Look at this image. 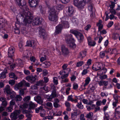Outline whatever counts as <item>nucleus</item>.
Returning <instances> with one entry per match:
<instances>
[{"label":"nucleus","mask_w":120,"mask_h":120,"mask_svg":"<svg viewBox=\"0 0 120 120\" xmlns=\"http://www.w3.org/2000/svg\"><path fill=\"white\" fill-rule=\"evenodd\" d=\"M46 105L47 107H49V109L50 110L52 109L53 108L52 104L51 102H48L47 103Z\"/></svg>","instance_id":"39"},{"label":"nucleus","mask_w":120,"mask_h":120,"mask_svg":"<svg viewBox=\"0 0 120 120\" xmlns=\"http://www.w3.org/2000/svg\"><path fill=\"white\" fill-rule=\"evenodd\" d=\"M76 106L78 108L80 109H82L83 108V106L82 104V102L81 101L78 102Z\"/></svg>","instance_id":"38"},{"label":"nucleus","mask_w":120,"mask_h":120,"mask_svg":"<svg viewBox=\"0 0 120 120\" xmlns=\"http://www.w3.org/2000/svg\"><path fill=\"white\" fill-rule=\"evenodd\" d=\"M109 18L111 20L114 19H117V17L114 16L113 14H111L109 15Z\"/></svg>","instance_id":"48"},{"label":"nucleus","mask_w":120,"mask_h":120,"mask_svg":"<svg viewBox=\"0 0 120 120\" xmlns=\"http://www.w3.org/2000/svg\"><path fill=\"white\" fill-rule=\"evenodd\" d=\"M37 76L36 75L28 76L26 78V79L31 83H33L36 81Z\"/></svg>","instance_id":"15"},{"label":"nucleus","mask_w":120,"mask_h":120,"mask_svg":"<svg viewBox=\"0 0 120 120\" xmlns=\"http://www.w3.org/2000/svg\"><path fill=\"white\" fill-rule=\"evenodd\" d=\"M39 35L41 38L44 39H46L47 37V35L45 33V30L44 29L40 30L39 31Z\"/></svg>","instance_id":"19"},{"label":"nucleus","mask_w":120,"mask_h":120,"mask_svg":"<svg viewBox=\"0 0 120 120\" xmlns=\"http://www.w3.org/2000/svg\"><path fill=\"white\" fill-rule=\"evenodd\" d=\"M4 92L7 94H11L13 91L11 88L10 86L8 85H7L5 88L4 89Z\"/></svg>","instance_id":"20"},{"label":"nucleus","mask_w":120,"mask_h":120,"mask_svg":"<svg viewBox=\"0 0 120 120\" xmlns=\"http://www.w3.org/2000/svg\"><path fill=\"white\" fill-rule=\"evenodd\" d=\"M23 45V43L22 41H21L19 42V47L20 49H22V46Z\"/></svg>","instance_id":"58"},{"label":"nucleus","mask_w":120,"mask_h":120,"mask_svg":"<svg viewBox=\"0 0 120 120\" xmlns=\"http://www.w3.org/2000/svg\"><path fill=\"white\" fill-rule=\"evenodd\" d=\"M49 19L50 21L56 22L58 20V13L53 8H50L49 11Z\"/></svg>","instance_id":"3"},{"label":"nucleus","mask_w":120,"mask_h":120,"mask_svg":"<svg viewBox=\"0 0 120 120\" xmlns=\"http://www.w3.org/2000/svg\"><path fill=\"white\" fill-rule=\"evenodd\" d=\"M68 12L69 16L72 15L74 12V8L72 6H69L68 7Z\"/></svg>","instance_id":"24"},{"label":"nucleus","mask_w":120,"mask_h":120,"mask_svg":"<svg viewBox=\"0 0 120 120\" xmlns=\"http://www.w3.org/2000/svg\"><path fill=\"white\" fill-rule=\"evenodd\" d=\"M86 51L81 52L79 55V57L82 58L86 56Z\"/></svg>","instance_id":"34"},{"label":"nucleus","mask_w":120,"mask_h":120,"mask_svg":"<svg viewBox=\"0 0 120 120\" xmlns=\"http://www.w3.org/2000/svg\"><path fill=\"white\" fill-rule=\"evenodd\" d=\"M53 82L55 85H57L58 84V81L57 79V78L56 77H54L53 78Z\"/></svg>","instance_id":"52"},{"label":"nucleus","mask_w":120,"mask_h":120,"mask_svg":"<svg viewBox=\"0 0 120 120\" xmlns=\"http://www.w3.org/2000/svg\"><path fill=\"white\" fill-rule=\"evenodd\" d=\"M68 65V64H64L63 65L62 68L63 70H64L67 69Z\"/></svg>","instance_id":"62"},{"label":"nucleus","mask_w":120,"mask_h":120,"mask_svg":"<svg viewBox=\"0 0 120 120\" xmlns=\"http://www.w3.org/2000/svg\"><path fill=\"white\" fill-rule=\"evenodd\" d=\"M15 51V49L14 47H11L9 48L8 51V55L9 57L11 58L10 62L8 63L9 64H10L13 62L12 57L14 56Z\"/></svg>","instance_id":"7"},{"label":"nucleus","mask_w":120,"mask_h":120,"mask_svg":"<svg viewBox=\"0 0 120 120\" xmlns=\"http://www.w3.org/2000/svg\"><path fill=\"white\" fill-rule=\"evenodd\" d=\"M88 73V71L87 69H84L81 73L82 76H83L86 75Z\"/></svg>","instance_id":"45"},{"label":"nucleus","mask_w":120,"mask_h":120,"mask_svg":"<svg viewBox=\"0 0 120 120\" xmlns=\"http://www.w3.org/2000/svg\"><path fill=\"white\" fill-rule=\"evenodd\" d=\"M41 65L44 68H48L50 66L51 63L48 61H46L42 63Z\"/></svg>","instance_id":"27"},{"label":"nucleus","mask_w":120,"mask_h":120,"mask_svg":"<svg viewBox=\"0 0 120 120\" xmlns=\"http://www.w3.org/2000/svg\"><path fill=\"white\" fill-rule=\"evenodd\" d=\"M45 51H46V49H45V50L44 51V52L42 53V54H43V53L44 54L45 53V55H44V57H42L40 58V61L41 62H42L43 61H45V60H46V54H47L48 53L47 52H45Z\"/></svg>","instance_id":"31"},{"label":"nucleus","mask_w":120,"mask_h":120,"mask_svg":"<svg viewBox=\"0 0 120 120\" xmlns=\"http://www.w3.org/2000/svg\"><path fill=\"white\" fill-rule=\"evenodd\" d=\"M6 77V73L5 72H2L0 74V78L1 79L5 78Z\"/></svg>","instance_id":"41"},{"label":"nucleus","mask_w":120,"mask_h":120,"mask_svg":"<svg viewBox=\"0 0 120 120\" xmlns=\"http://www.w3.org/2000/svg\"><path fill=\"white\" fill-rule=\"evenodd\" d=\"M57 95L56 91H54L52 92L50 96H47V98L48 100L49 101H52V99L56 97Z\"/></svg>","instance_id":"18"},{"label":"nucleus","mask_w":120,"mask_h":120,"mask_svg":"<svg viewBox=\"0 0 120 120\" xmlns=\"http://www.w3.org/2000/svg\"><path fill=\"white\" fill-rule=\"evenodd\" d=\"M39 8L41 13L42 14H44L45 12V11L43 10L42 6L40 5L39 6Z\"/></svg>","instance_id":"53"},{"label":"nucleus","mask_w":120,"mask_h":120,"mask_svg":"<svg viewBox=\"0 0 120 120\" xmlns=\"http://www.w3.org/2000/svg\"><path fill=\"white\" fill-rule=\"evenodd\" d=\"M13 107H11L9 106L6 109V110L8 112H11L13 110Z\"/></svg>","instance_id":"55"},{"label":"nucleus","mask_w":120,"mask_h":120,"mask_svg":"<svg viewBox=\"0 0 120 120\" xmlns=\"http://www.w3.org/2000/svg\"><path fill=\"white\" fill-rule=\"evenodd\" d=\"M67 100L69 101H74V100L72 99V96L71 95L69 96L67 98Z\"/></svg>","instance_id":"61"},{"label":"nucleus","mask_w":120,"mask_h":120,"mask_svg":"<svg viewBox=\"0 0 120 120\" xmlns=\"http://www.w3.org/2000/svg\"><path fill=\"white\" fill-rule=\"evenodd\" d=\"M90 0H74V5L77 7L79 9L83 8L86 2L88 3Z\"/></svg>","instance_id":"4"},{"label":"nucleus","mask_w":120,"mask_h":120,"mask_svg":"<svg viewBox=\"0 0 120 120\" xmlns=\"http://www.w3.org/2000/svg\"><path fill=\"white\" fill-rule=\"evenodd\" d=\"M15 83V81L13 80H10L9 81V83L11 86L14 85Z\"/></svg>","instance_id":"56"},{"label":"nucleus","mask_w":120,"mask_h":120,"mask_svg":"<svg viewBox=\"0 0 120 120\" xmlns=\"http://www.w3.org/2000/svg\"><path fill=\"white\" fill-rule=\"evenodd\" d=\"M106 52V51H102L99 54V56L101 58H104L105 55V53Z\"/></svg>","instance_id":"33"},{"label":"nucleus","mask_w":120,"mask_h":120,"mask_svg":"<svg viewBox=\"0 0 120 120\" xmlns=\"http://www.w3.org/2000/svg\"><path fill=\"white\" fill-rule=\"evenodd\" d=\"M45 2L47 6L49 8V10L51 8H50L51 3L50 1L49 0H46Z\"/></svg>","instance_id":"42"},{"label":"nucleus","mask_w":120,"mask_h":120,"mask_svg":"<svg viewBox=\"0 0 120 120\" xmlns=\"http://www.w3.org/2000/svg\"><path fill=\"white\" fill-rule=\"evenodd\" d=\"M91 81L90 78L89 77H86L85 80V83L84 85V86L85 87L86 86L88 85Z\"/></svg>","instance_id":"30"},{"label":"nucleus","mask_w":120,"mask_h":120,"mask_svg":"<svg viewBox=\"0 0 120 120\" xmlns=\"http://www.w3.org/2000/svg\"><path fill=\"white\" fill-rule=\"evenodd\" d=\"M60 1L59 0H56L55 1V3L56 5L55 7L51 8H53L57 13H58V12L62 10L64 7V6L60 3Z\"/></svg>","instance_id":"9"},{"label":"nucleus","mask_w":120,"mask_h":120,"mask_svg":"<svg viewBox=\"0 0 120 120\" xmlns=\"http://www.w3.org/2000/svg\"><path fill=\"white\" fill-rule=\"evenodd\" d=\"M115 112L114 116L116 118H118L120 117V107L118 106L115 109Z\"/></svg>","instance_id":"22"},{"label":"nucleus","mask_w":120,"mask_h":120,"mask_svg":"<svg viewBox=\"0 0 120 120\" xmlns=\"http://www.w3.org/2000/svg\"><path fill=\"white\" fill-rule=\"evenodd\" d=\"M65 39L66 43L69 44V46L71 47L75 46L74 43V39L73 38L71 34H67L66 35Z\"/></svg>","instance_id":"5"},{"label":"nucleus","mask_w":120,"mask_h":120,"mask_svg":"<svg viewBox=\"0 0 120 120\" xmlns=\"http://www.w3.org/2000/svg\"><path fill=\"white\" fill-rule=\"evenodd\" d=\"M23 85V80L20 82H19L18 84H16L14 87L15 89L17 90L21 88Z\"/></svg>","instance_id":"25"},{"label":"nucleus","mask_w":120,"mask_h":120,"mask_svg":"<svg viewBox=\"0 0 120 120\" xmlns=\"http://www.w3.org/2000/svg\"><path fill=\"white\" fill-rule=\"evenodd\" d=\"M19 5V6H21L23 7L24 11H23V14L22 15L21 14H19V15H20L21 16H22L23 17H24L25 16V14L26 13V7H27L28 8V7L26 6V2L25 0H20V1L17 3Z\"/></svg>","instance_id":"8"},{"label":"nucleus","mask_w":120,"mask_h":120,"mask_svg":"<svg viewBox=\"0 0 120 120\" xmlns=\"http://www.w3.org/2000/svg\"><path fill=\"white\" fill-rule=\"evenodd\" d=\"M15 100H12L10 102V106L12 107H13V106L15 105Z\"/></svg>","instance_id":"50"},{"label":"nucleus","mask_w":120,"mask_h":120,"mask_svg":"<svg viewBox=\"0 0 120 120\" xmlns=\"http://www.w3.org/2000/svg\"><path fill=\"white\" fill-rule=\"evenodd\" d=\"M29 109H33L37 106V105L32 101H30L28 104Z\"/></svg>","instance_id":"28"},{"label":"nucleus","mask_w":120,"mask_h":120,"mask_svg":"<svg viewBox=\"0 0 120 120\" xmlns=\"http://www.w3.org/2000/svg\"><path fill=\"white\" fill-rule=\"evenodd\" d=\"M9 76L11 78H13L15 80H17V77L13 73H11L9 74Z\"/></svg>","instance_id":"32"},{"label":"nucleus","mask_w":120,"mask_h":120,"mask_svg":"<svg viewBox=\"0 0 120 120\" xmlns=\"http://www.w3.org/2000/svg\"><path fill=\"white\" fill-rule=\"evenodd\" d=\"M88 9L90 11L92 12L93 9V6L92 4H90L88 6Z\"/></svg>","instance_id":"57"},{"label":"nucleus","mask_w":120,"mask_h":120,"mask_svg":"<svg viewBox=\"0 0 120 120\" xmlns=\"http://www.w3.org/2000/svg\"><path fill=\"white\" fill-rule=\"evenodd\" d=\"M96 44V42L93 41H91L88 42V45L91 46H94Z\"/></svg>","instance_id":"36"},{"label":"nucleus","mask_w":120,"mask_h":120,"mask_svg":"<svg viewBox=\"0 0 120 120\" xmlns=\"http://www.w3.org/2000/svg\"><path fill=\"white\" fill-rule=\"evenodd\" d=\"M42 89L45 90V93H46L49 92L50 90V88L48 86H46L43 87Z\"/></svg>","instance_id":"37"},{"label":"nucleus","mask_w":120,"mask_h":120,"mask_svg":"<svg viewBox=\"0 0 120 120\" xmlns=\"http://www.w3.org/2000/svg\"><path fill=\"white\" fill-rule=\"evenodd\" d=\"M113 24V22L112 21H110L107 25L108 27H111Z\"/></svg>","instance_id":"60"},{"label":"nucleus","mask_w":120,"mask_h":120,"mask_svg":"<svg viewBox=\"0 0 120 120\" xmlns=\"http://www.w3.org/2000/svg\"><path fill=\"white\" fill-rule=\"evenodd\" d=\"M36 41L33 40L29 41H27L26 42V45L30 47H32L33 48H34L36 46Z\"/></svg>","instance_id":"17"},{"label":"nucleus","mask_w":120,"mask_h":120,"mask_svg":"<svg viewBox=\"0 0 120 120\" xmlns=\"http://www.w3.org/2000/svg\"><path fill=\"white\" fill-rule=\"evenodd\" d=\"M84 64L83 62L82 61H80L78 62L76 64V66L79 67L81 66Z\"/></svg>","instance_id":"44"},{"label":"nucleus","mask_w":120,"mask_h":120,"mask_svg":"<svg viewBox=\"0 0 120 120\" xmlns=\"http://www.w3.org/2000/svg\"><path fill=\"white\" fill-rule=\"evenodd\" d=\"M68 76V74H66L64 76H61V83H66L68 81V79L67 77Z\"/></svg>","instance_id":"21"},{"label":"nucleus","mask_w":120,"mask_h":120,"mask_svg":"<svg viewBox=\"0 0 120 120\" xmlns=\"http://www.w3.org/2000/svg\"><path fill=\"white\" fill-rule=\"evenodd\" d=\"M116 3L113 2H111V4L109 5V7L112 9L113 8L115 7V4Z\"/></svg>","instance_id":"49"},{"label":"nucleus","mask_w":120,"mask_h":120,"mask_svg":"<svg viewBox=\"0 0 120 120\" xmlns=\"http://www.w3.org/2000/svg\"><path fill=\"white\" fill-rule=\"evenodd\" d=\"M10 94H11L10 96V98L12 99L14 98L16 94L14 91H13Z\"/></svg>","instance_id":"54"},{"label":"nucleus","mask_w":120,"mask_h":120,"mask_svg":"<svg viewBox=\"0 0 120 120\" xmlns=\"http://www.w3.org/2000/svg\"><path fill=\"white\" fill-rule=\"evenodd\" d=\"M54 107L56 108H57L60 106V105L58 103L54 102L53 104Z\"/></svg>","instance_id":"64"},{"label":"nucleus","mask_w":120,"mask_h":120,"mask_svg":"<svg viewBox=\"0 0 120 120\" xmlns=\"http://www.w3.org/2000/svg\"><path fill=\"white\" fill-rule=\"evenodd\" d=\"M105 116L104 118V120H112V119L109 118V116L108 113H105Z\"/></svg>","instance_id":"43"},{"label":"nucleus","mask_w":120,"mask_h":120,"mask_svg":"<svg viewBox=\"0 0 120 120\" xmlns=\"http://www.w3.org/2000/svg\"><path fill=\"white\" fill-rule=\"evenodd\" d=\"M16 64H13L10 65V67L11 69H12L16 65L18 66L22 67V60L20 59H18L16 60Z\"/></svg>","instance_id":"13"},{"label":"nucleus","mask_w":120,"mask_h":120,"mask_svg":"<svg viewBox=\"0 0 120 120\" xmlns=\"http://www.w3.org/2000/svg\"><path fill=\"white\" fill-rule=\"evenodd\" d=\"M101 63H97L94 64L92 66V68L93 70L96 71L99 70L97 72V75L98 76H101L103 73V72L101 71Z\"/></svg>","instance_id":"10"},{"label":"nucleus","mask_w":120,"mask_h":120,"mask_svg":"<svg viewBox=\"0 0 120 120\" xmlns=\"http://www.w3.org/2000/svg\"><path fill=\"white\" fill-rule=\"evenodd\" d=\"M97 26L98 27V29L99 31H100L102 29L103 26L102 24H97Z\"/></svg>","instance_id":"59"},{"label":"nucleus","mask_w":120,"mask_h":120,"mask_svg":"<svg viewBox=\"0 0 120 120\" xmlns=\"http://www.w3.org/2000/svg\"><path fill=\"white\" fill-rule=\"evenodd\" d=\"M93 113L92 112H90L86 115V117L87 118H90L93 116Z\"/></svg>","instance_id":"40"},{"label":"nucleus","mask_w":120,"mask_h":120,"mask_svg":"<svg viewBox=\"0 0 120 120\" xmlns=\"http://www.w3.org/2000/svg\"><path fill=\"white\" fill-rule=\"evenodd\" d=\"M73 25L74 26L77 25L79 22L77 18H73L71 20Z\"/></svg>","instance_id":"29"},{"label":"nucleus","mask_w":120,"mask_h":120,"mask_svg":"<svg viewBox=\"0 0 120 120\" xmlns=\"http://www.w3.org/2000/svg\"><path fill=\"white\" fill-rule=\"evenodd\" d=\"M80 120H85V118L83 114H81L80 116Z\"/></svg>","instance_id":"63"},{"label":"nucleus","mask_w":120,"mask_h":120,"mask_svg":"<svg viewBox=\"0 0 120 120\" xmlns=\"http://www.w3.org/2000/svg\"><path fill=\"white\" fill-rule=\"evenodd\" d=\"M6 24V21L5 19L0 18V30L1 32L3 33L4 31V27Z\"/></svg>","instance_id":"12"},{"label":"nucleus","mask_w":120,"mask_h":120,"mask_svg":"<svg viewBox=\"0 0 120 120\" xmlns=\"http://www.w3.org/2000/svg\"><path fill=\"white\" fill-rule=\"evenodd\" d=\"M19 112V111L16 110L11 113L10 116L11 119L12 120H15L18 117V115Z\"/></svg>","instance_id":"16"},{"label":"nucleus","mask_w":120,"mask_h":120,"mask_svg":"<svg viewBox=\"0 0 120 120\" xmlns=\"http://www.w3.org/2000/svg\"><path fill=\"white\" fill-rule=\"evenodd\" d=\"M60 19L61 21L60 24L56 27V30L55 32V34H60L63 28H68L69 27V24L68 21V16H64Z\"/></svg>","instance_id":"2"},{"label":"nucleus","mask_w":120,"mask_h":120,"mask_svg":"<svg viewBox=\"0 0 120 120\" xmlns=\"http://www.w3.org/2000/svg\"><path fill=\"white\" fill-rule=\"evenodd\" d=\"M76 114L75 112H73L71 114V117L72 119L73 120H75L76 118Z\"/></svg>","instance_id":"46"},{"label":"nucleus","mask_w":120,"mask_h":120,"mask_svg":"<svg viewBox=\"0 0 120 120\" xmlns=\"http://www.w3.org/2000/svg\"><path fill=\"white\" fill-rule=\"evenodd\" d=\"M43 107L42 106H40L39 107H38L35 109V112L36 113H38L39 112V110L42 109Z\"/></svg>","instance_id":"51"},{"label":"nucleus","mask_w":120,"mask_h":120,"mask_svg":"<svg viewBox=\"0 0 120 120\" xmlns=\"http://www.w3.org/2000/svg\"><path fill=\"white\" fill-rule=\"evenodd\" d=\"M39 0H29V3L30 6L35 9L38 5Z\"/></svg>","instance_id":"11"},{"label":"nucleus","mask_w":120,"mask_h":120,"mask_svg":"<svg viewBox=\"0 0 120 120\" xmlns=\"http://www.w3.org/2000/svg\"><path fill=\"white\" fill-rule=\"evenodd\" d=\"M26 13L24 16L25 18L23 21V24L26 25L27 23H32L33 25H38L41 23V21L39 17L35 18L34 19L31 16V14L29 11L27 7L26 8Z\"/></svg>","instance_id":"1"},{"label":"nucleus","mask_w":120,"mask_h":120,"mask_svg":"<svg viewBox=\"0 0 120 120\" xmlns=\"http://www.w3.org/2000/svg\"><path fill=\"white\" fill-rule=\"evenodd\" d=\"M113 98H114V101L112 103V105L113 106V108L116 107L117 104L118 103V100H119L120 99V97L116 94H113Z\"/></svg>","instance_id":"14"},{"label":"nucleus","mask_w":120,"mask_h":120,"mask_svg":"<svg viewBox=\"0 0 120 120\" xmlns=\"http://www.w3.org/2000/svg\"><path fill=\"white\" fill-rule=\"evenodd\" d=\"M70 32L75 35L79 42H81L83 40V35L77 30H70Z\"/></svg>","instance_id":"6"},{"label":"nucleus","mask_w":120,"mask_h":120,"mask_svg":"<svg viewBox=\"0 0 120 120\" xmlns=\"http://www.w3.org/2000/svg\"><path fill=\"white\" fill-rule=\"evenodd\" d=\"M30 96H28L25 97L23 99L24 101L26 102H28L30 99Z\"/></svg>","instance_id":"47"},{"label":"nucleus","mask_w":120,"mask_h":120,"mask_svg":"<svg viewBox=\"0 0 120 120\" xmlns=\"http://www.w3.org/2000/svg\"><path fill=\"white\" fill-rule=\"evenodd\" d=\"M43 82V81H39L37 84V85H34L31 86L30 90H36L38 89L37 85L40 86L42 85V83Z\"/></svg>","instance_id":"23"},{"label":"nucleus","mask_w":120,"mask_h":120,"mask_svg":"<svg viewBox=\"0 0 120 120\" xmlns=\"http://www.w3.org/2000/svg\"><path fill=\"white\" fill-rule=\"evenodd\" d=\"M61 51L64 55L68 54L69 53V51L68 49L64 45H62L61 47Z\"/></svg>","instance_id":"26"},{"label":"nucleus","mask_w":120,"mask_h":120,"mask_svg":"<svg viewBox=\"0 0 120 120\" xmlns=\"http://www.w3.org/2000/svg\"><path fill=\"white\" fill-rule=\"evenodd\" d=\"M22 99V97L19 95H17L15 97V99L17 101H20Z\"/></svg>","instance_id":"35"}]
</instances>
